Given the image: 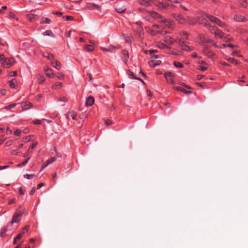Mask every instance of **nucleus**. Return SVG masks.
Instances as JSON below:
<instances>
[{"mask_svg":"<svg viewBox=\"0 0 248 248\" xmlns=\"http://www.w3.org/2000/svg\"><path fill=\"white\" fill-rule=\"evenodd\" d=\"M151 16L156 19H158L159 21L163 23L165 25L169 27H171L172 22L164 18L156 12H151Z\"/></svg>","mask_w":248,"mask_h":248,"instance_id":"f257e3e1","label":"nucleus"},{"mask_svg":"<svg viewBox=\"0 0 248 248\" xmlns=\"http://www.w3.org/2000/svg\"><path fill=\"white\" fill-rule=\"evenodd\" d=\"M204 16L210 21L216 23L217 25L221 27H223L225 25L224 23L222 22L219 19L210 14H205Z\"/></svg>","mask_w":248,"mask_h":248,"instance_id":"f03ea898","label":"nucleus"},{"mask_svg":"<svg viewBox=\"0 0 248 248\" xmlns=\"http://www.w3.org/2000/svg\"><path fill=\"white\" fill-rule=\"evenodd\" d=\"M22 213L21 211L16 212L13 216L12 219L10 222V225L12 226L15 223L18 222L21 219V217Z\"/></svg>","mask_w":248,"mask_h":248,"instance_id":"7ed1b4c3","label":"nucleus"},{"mask_svg":"<svg viewBox=\"0 0 248 248\" xmlns=\"http://www.w3.org/2000/svg\"><path fill=\"white\" fill-rule=\"evenodd\" d=\"M178 44H179L180 47L182 50L190 51L193 49L192 47L187 46L186 43L185 41L180 40L179 41Z\"/></svg>","mask_w":248,"mask_h":248,"instance_id":"20e7f679","label":"nucleus"},{"mask_svg":"<svg viewBox=\"0 0 248 248\" xmlns=\"http://www.w3.org/2000/svg\"><path fill=\"white\" fill-rule=\"evenodd\" d=\"M164 77L168 82L174 85L175 81L174 79V75L171 72H168L164 74Z\"/></svg>","mask_w":248,"mask_h":248,"instance_id":"39448f33","label":"nucleus"},{"mask_svg":"<svg viewBox=\"0 0 248 248\" xmlns=\"http://www.w3.org/2000/svg\"><path fill=\"white\" fill-rule=\"evenodd\" d=\"M14 63V60L13 59H6L2 62V64L5 68H9L11 65Z\"/></svg>","mask_w":248,"mask_h":248,"instance_id":"423d86ee","label":"nucleus"},{"mask_svg":"<svg viewBox=\"0 0 248 248\" xmlns=\"http://www.w3.org/2000/svg\"><path fill=\"white\" fill-rule=\"evenodd\" d=\"M173 17L180 24H184L186 22V19L182 15L175 14L173 15Z\"/></svg>","mask_w":248,"mask_h":248,"instance_id":"0eeeda50","label":"nucleus"},{"mask_svg":"<svg viewBox=\"0 0 248 248\" xmlns=\"http://www.w3.org/2000/svg\"><path fill=\"white\" fill-rule=\"evenodd\" d=\"M214 34L217 37H218L219 38L223 39L225 41H227V39L225 37H224V33L222 32L220 30L216 28L214 31Z\"/></svg>","mask_w":248,"mask_h":248,"instance_id":"6e6552de","label":"nucleus"},{"mask_svg":"<svg viewBox=\"0 0 248 248\" xmlns=\"http://www.w3.org/2000/svg\"><path fill=\"white\" fill-rule=\"evenodd\" d=\"M46 75L51 78L55 77V74L52 72V69L49 67H46L45 69Z\"/></svg>","mask_w":248,"mask_h":248,"instance_id":"1a4fd4ad","label":"nucleus"},{"mask_svg":"<svg viewBox=\"0 0 248 248\" xmlns=\"http://www.w3.org/2000/svg\"><path fill=\"white\" fill-rule=\"evenodd\" d=\"M51 65L56 69L59 70L61 68V64L60 62L57 60H53L51 62Z\"/></svg>","mask_w":248,"mask_h":248,"instance_id":"9d476101","label":"nucleus"},{"mask_svg":"<svg viewBox=\"0 0 248 248\" xmlns=\"http://www.w3.org/2000/svg\"><path fill=\"white\" fill-rule=\"evenodd\" d=\"M211 42L212 41L210 39H207L202 35L200 36V44H205V43H211Z\"/></svg>","mask_w":248,"mask_h":248,"instance_id":"9b49d317","label":"nucleus"},{"mask_svg":"<svg viewBox=\"0 0 248 248\" xmlns=\"http://www.w3.org/2000/svg\"><path fill=\"white\" fill-rule=\"evenodd\" d=\"M122 59L126 63L129 59L128 53L126 50H124L122 52Z\"/></svg>","mask_w":248,"mask_h":248,"instance_id":"f8f14e48","label":"nucleus"},{"mask_svg":"<svg viewBox=\"0 0 248 248\" xmlns=\"http://www.w3.org/2000/svg\"><path fill=\"white\" fill-rule=\"evenodd\" d=\"M156 6L157 8L160 10H164L167 8V7L169 6V4L167 3H164V2H158L156 4Z\"/></svg>","mask_w":248,"mask_h":248,"instance_id":"ddd939ff","label":"nucleus"},{"mask_svg":"<svg viewBox=\"0 0 248 248\" xmlns=\"http://www.w3.org/2000/svg\"><path fill=\"white\" fill-rule=\"evenodd\" d=\"M94 102V99L92 96H89L87 98L86 105L87 107L91 106Z\"/></svg>","mask_w":248,"mask_h":248,"instance_id":"4468645a","label":"nucleus"},{"mask_svg":"<svg viewBox=\"0 0 248 248\" xmlns=\"http://www.w3.org/2000/svg\"><path fill=\"white\" fill-rule=\"evenodd\" d=\"M37 142H35L32 144L31 146L28 149L27 152L23 156L24 157H28L29 156V153L31 152L32 149H33L37 145Z\"/></svg>","mask_w":248,"mask_h":248,"instance_id":"2eb2a0df","label":"nucleus"},{"mask_svg":"<svg viewBox=\"0 0 248 248\" xmlns=\"http://www.w3.org/2000/svg\"><path fill=\"white\" fill-rule=\"evenodd\" d=\"M197 22L201 24H202L204 27L207 28L211 27V25L205 22L203 19L201 21L200 18L199 17H197Z\"/></svg>","mask_w":248,"mask_h":248,"instance_id":"dca6fc26","label":"nucleus"},{"mask_svg":"<svg viewBox=\"0 0 248 248\" xmlns=\"http://www.w3.org/2000/svg\"><path fill=\"white\" fill-rule=\"evenodd\" d=\"M43 56L44 57L47 58L49 60H50L51 61L54 60L53 55L48 52L44 53L43 54Z\"/></svg>","mask_w":248,"mask_h":248,"instance_id":"f3484780","label":"nucleus"},{"mask_svg":"<svg viewBox=\"0 0 248 248\" xmlns=\"http://www.w3.org/2000/svg\"><path fill=\"white\" fill-rule=\"evenodd\" d=\"M38 18V16L34 14H28L27 15V18L30 21H33L36 20V18Z\"/></svg>","mask_w":248,"mask_h":248,"instance_id":"a211bd4d","label":"nucleus"},{"mask_svg":"<svg viewBox=\"0 0 248 248\" xmlns=\"http://www.w3.org/2000/svg\"><path fill=\"white\" fill-rule=\"evenodd\" d=\"M88 7L89 8H90L91 9H96L98 10H100V9H101V8L99 5H98L95 3H93L89 4Z\"/></svg>","mask_w":248,"mask_h":248,"instance_id":"6ab92c4d","label":"nucleus"},{"mask_svg":"<svg viewBox=\"0 0 248 248\" xmlns=\"http://www.w3.org/2000/svg\"><path fill=\"white\" fill-rule=\"evenodd\" d=\"M136 23L138 24L140 26L137 29V32H139V36L140 37H141V35L143 33V32H142L143 29H142V27L140 26L141 22H137Z\"/></svg>","mask_w":248,"mask_h":248,"instance_id":"aec40b11","label":"nucleus"},{"mask_svg":"<svg viewBox=\"0 0 248 248\" xmlns=\"http://www.w3.org/2000/svg\"><path fill=\"white\" fill-rule=\"evenodd\" d=\"M164 40L165 42L169 44H172L174 42V40L170 36L165 37Z\"/></svg>","mask_w":248,"mask_h":248,"instance_id":"412c9836","label":"nucleus"},{"mask_svg":"<svg viewBox=\"0 0 248 248\" xmlns=\"http://www.w3.org/2000/svg\"><path fill=\"white\" fill-rule=\"evenodd\" d=\"M55 160H56V158L55 157H52L51 158L47 160L46 161V164H45L44 166H43V168H45V167H46L48 165L52 163Z\"/></svg>","mask_w":248,"mask_h":248,"instance_id":"4be33fe9","label":"nucleus"},{"mask_svg":"<svg viewBox=\"0 0 248 248\" xmlns=\"http://www.w3.org/2000/svg\"><path fill=\"white\" fill-rule=\"evenodd\" d=\"M204 53L207 56H208L209 58H213L214 56H215V54L214 53H213L211 50H210L209 49L208 50H206V51H204Z\"/></svg>","mask_w":248,"mask_h":248,"instance_id":"5701e85b","label":"nucleus"},{"mask_svg":"<svg viewBox=\"0 0 248 248\" xmlns=\"http://www.w3.org/2000/svg\"><path fill=\"white\" fill-rule=\"evenodd\" d=\"M62 82H56L55 84L53 85L52 88L54 90H57L59 88H62Z\"/></svg>","mask_w":248,"mask_h":248,"instance_id":"b1692460","label":"nucleus"},{"mask_svg":"<svg viewBox=\"0 0 248 248\" xmlns=\"http://www.w3.org/2000/svg\"><path fill=\"white\" fill-rule=\"evenodd\" d=\"M187 22L190 25H194L196 22H197V19H195L189 16L187 17Z\"/></svg>","mask_w":248,"mask_h":248,"instance_id":"393cba45","label":"nucleus"},{"mask_svg":"<svg viewBox=\"0 0 248 248\" xmlns=\"http://www.w3.org/2000/svg\"><path fill=\"white\" fill-rule=\"evenodd\" d=\"M16 79H12L10 82H9V86L11 88H15L16 85Z\"/></svg>","mask_w":248,"mask_h":248,"instance_id":"a878e982","label":"nucleus"},{"mask_svg":"<svg viewBox=\"0 0 248 248\" xmlns=\"http://www.w3.org/2000/svg\"><path fill=\"white\" fill-rule=\"evenodd\" d=\"M8 225L7 226V227H4V228H3L1 231H0V236L1 237H3L4 236V234L8 230Z\"/></svg>","mask_w":248,"mask_h":248,"instance_id":"bb28decb","label":"nucleus"},{"mask_svg":"<svg viewBox=\"0 0 248 248\" xmlns=\"http://www.w3.org/2000/svg\"><path fill=\"white\" fill-rule=\"evenodd\" d=\"M157 46H158V47L161 48H168V49H170V47L168 46L165 44H163L162 43H161V42H158V43Z\"/></svg>","mask_w":248,"mask_h":248,"instance_id":"cd10ccee","label":"nucleus"},{"mask_svg":"<svg viewBox=\"0 0 248 248\" xmlns=\"http://www.w3.org/2000/svg\"><path fill=\"white\" fill-rule=\"evenodd\" d=\"M140 0V3L144 6H148L149 5V1L150 0Z\"/></svg>","mask_w":248,"mask_h":248,"instance_id":"c85d7f7f","label":"nucleus"},{"mask_svg":"<svg viewBox=\"0 0 248 248\" xmlns=\"http://www.w3.org/2000/svg\"><path fill=\"white\" fill-rule=\"evenodd\" d=\"M85 49L86 51L88 52H91L93 51V48L92 45H86L85 46Z\"/></svg>","mask_w":248,"mask_h":248,"instance_id":"c756f323","label":"nucleus"},{"mask_svg":"<svg viewBox=\"0 0 248 248\" xmlns=\"http://www.w3.org/2000/svg\"><path fill=\"white\" fill-rule=\"evenodd\" d=\"M126 10V8L124 7H117L116 8V10L118 13H124Z\"/></svg>","mask_w":248,"mask_h":248,"instance_id":"7c9ffc66","label":"nucleus"},{"mask_svg":"<svg viewBox=\"0 0 248 248\" xmlns=\"http://www.w3.org/2000/svg\"><path fill=\"white\" fill-rule=\"evenodd\" d=\"M51 22V20L47 18H43L42 19L41 23H47L49 24Z\"/></svg>","mask_w":248,"mask_h":248,"instance_id":"2f4dec72","label":"nucleus"},{"mask_svg":"<svg viewBox=\"0 0 248 248\" xmlns=\"http://www.w3.org/2000/svg\"><path fill=\"white\" fill-rule=\"evenodd\" d=\"M43 34L44 35H47V36H52L53 37H54V35L53 33V32L51 31H46L45 32H44Z\"/></svg>","mask_w":248,"mask_h":248,"instance_id":"473e14b6","label":"nucleus"},{"mask_svg":"<svg viewBox=\"0 0 248 248\" xmlns=\"http://www.w3.org/2000/svg\"><path fill=\"white\" fill-rule=\"evenodd\" d=\"M32 106V103L28 102L24 106H23V109H27Z\"/></svg>","mask_w":248,"mask_h":248,"instance_id":"72a5a7b5","label":"nucleus"},{"mask_svg":"<svg viewBox=\"0 0 248 248\" xmlns=\"http://www.w3.org/2000/svg\"><path fill=\"white\" fill-rule=\"evenodd\" d=\"M30 157H28L27 158L25 161H23V162L18 164L17 166L18 167H20V166L26 165L27 164L28 161L30 160Z\"/></svg>","mask_w":248,"mask_h":248,"instance_id":"f704fd0d","label":"nucleus"},{"mask_svg":"<svg viewBox=\"0 0 248 248\" xmlns=\"http://www.w3.org/2000/svg\"><path fill=\"white\" fill-rule=\"evenodd\" d=\"M174 65L177 68H182L183 67L182 63L176 61L174 62Z\"/></svg>","mask_w":248,"mask_h":248,"instance_id":"c9c22d12","label":"nucleus"},{"mask_svg":"<svg viewBox=\"0 0 248 248\" xmlns=\"http://www.w3.org/2000/svg\"><path fill=\"white\" fill-rule=\"evenodd\" d=\"M38 80L39 83L41 84L45 80V78L43 75L40 74L38 76Z\"/></svg>","mask_w":248,"mask_h":248,"instance_id":"e433bc0d","label":"nucleus"},{"mask_svg":"<svg viewBox=\"0 0 248 248\" xmlns=\"http://www.w3.org/2000/svg\"><path fill=\"white\" fill-rule=\"evenodd\" d=\"M16 104H11V105H10L5 107L3 108L8 110L11 108H14L16 106Z\"/></svg>","mask_w":248,"mask_h":248,"instance_id":"4c0bfd02","label":"nucleus"},{"mask_svg":"<svg viewBox=\"0 0 248 248\" xmlns=\"http://www.w3.org/2000/svg\"><path fill=\"white\" fill-rule=\"evenodd\" d=\"M70 116L72 117V118L73 120H76V117L77 115V113L74 111H72L70 112Z\"/></svg>","mask_w":248,"mask_h":248,"instance_id":"58836bf2","label":"nucleus"},{"mask_svg":"<svg viewBox=\"0 0 248 248\" xmlns=\"http://www.w3.org/2000/svg\"><path fill=\"white\" fill-rule=\"evenodd\" d=\"M235 19L237 21H242L244 20V17L241 16H235Z\"/></svg>","mask_w":248,"mask_h":248,"instance_id":"ea45409f","label":"nucleus"},{"mask_svg":"<svg viewBox=\"0 0 248 248\" xmlns=\"http://www.w3.org/2000/svg\"><path fill=\"white\" fill-rule=\"evenodd\" d=\"M21 237H22V233H19L18 234H17L16 237L15 238L13 243L14 244H16V241L17 240H19V239H20Z\"/></svg>","mask_w":248,"mask_h":248,"instance_id":"a19ab883","label":"nucleus"},{"mask_svg":"<svg viewBox=\"0 0 248 248\" xmlns=\"http://www.w3.org/2000/svg\"><path fill=\"white\" fill-rule=\"evenodd\" d=\"M127 74V75H129L130 78H133L136 79L138 78H136V77H135L134 74L132 72L128 71Z\"/></svg>","mask_w":248,"mask_h":248,"instance_id":"79ce46f5","label":"nucleus"},{"mask_svg":"<svg viewBox=\"0 0 248 248\" xmlns=\"http://www.w3.org/2000/svg\"><path fill=\"white\" fill-rule=\"evenodd\" d=\"M149 64L150 66L152 67H155V66H156V63H155V61H154V60L150 61L149 62Z\"/></svg>","mask_w":248,"mask_h":248,"instance_id":"37998d69","label":"nucleus"},{"mask_svg":"<svg viewBox=\"0 0 248 248\" xmlns=\"http://www.w3.org/2000/svg\"><path fill=\"white\" fill-rule=\"evenodd\" d=\"M35 176V174H26L24 175V177L28 179H30L33 178Z\"/></svg>","mask_w":248,"mask_h":248,"instance_id":"c03bdc74","label":"nucleus"},{"mask_svg":"<svg viewBox=\"0 0 248 248\" xmlns=\"http://www.w3.org/2000/svg\"><path fill=\"white\" fill-rule=\"evenodd\" d=\"M228 61L230 62H231V63H234L235 64H237V62L236 60L234 59L233 58H229L228 59Z\"/></svg>","mask_w":248,"mask_h":248,"instance_id":"a18cd8bd","label":"nucleus"},{"mask_svg":"<svg viewBox=\"0 0 248 248\" xmlns=\"http://www.w3.org/2000/svg\"><path fill=\"white\" fill-rule=\"evenodd\" d=\"M116 48V46H109L108 48H107V51L111 52L113 49Z\"/></svg>","mask_w":248,"mask_h":248,"instance_id":"49530a36","label":"nucleus"},{"mask_svg":"<svg viewBox=\"0 0 248 248\" xmlns=\"http://www.w3.org/2000/svg\"><path fill=\"white\" fill-rule=\"evenodd\" d=\"M58 100L60 101L66 102L67 101V99L65 97L62 96L59 98Z\"/></svg>","mask_w":248,"mask_h":248,"instance_id":"de8ad7c7","label":"nucleus"},{"mask_svg":"<svg viewBox=\"0 0 248 248\" xmlns=\"http://www.w3.org/2000/svg\"><path fill=\"white\" fill-rule=\"evenodd\" d=\"M57 77L59 79H63L64 78V75L62 73H59Z\"/></svg>","mask_w":248,"mask_h":248,"instance_id":"09e8293b","label":"nucleus"},{"mask_svg":"<svg viewBox=\"0 0 248 248\" xmlns=\"http://www.w3.org/2000/svg\"><path fill=\"white\" fill-rule=\"evenodd\" d=\"M198 69H199V70H202V71H204L206 70L207 69V68L206 67H205V66H199Z\"/></svg>","mask_w":248,"mask_h":248,"instance_id":"8fccbe9b","label":"nucleus"},{"mask_svg":"<svg viewBox=\"0 0 248 248\" xmlns=\"http://www.w3.org/2000/svg\"><path fill=\"white\" fill-rule=\"evenodd\" d=\"M63 18H65L66 20H72L73 19V16H64Z\"/></svg>","mask_w":248,"mask_h":248,"instance_id":"3c124183","label":"nucleus"},{"mask_svg":"<svg viewBox=\"0 0 248 248\" xmlns=\"http://www.w3.org/2000/svg\"><path fill=\"white\" fill-rule=\"evenodd\" d=\"M202 45L203 47V52L204 51H206V50L209 49V47H208V46L207 45H206L205 44H202Z\"/></svg>","mask_w":248,"mask_h":248,"instance_id":"603ef678","label":"nucleus"},{"mask_svg":"<svg viewBox=\"0 0 248 248\" xmlns=\"http://www.w3.org/2000/svg\"><path fill=\"white\" fill-rule=\"evenodd\" d=\"M181 91L186 94H191L192 93L191 91H187L183 87H182V90H181Z\"/></svg>","mask_w":248,"mask_h":248,"instance_id":"864d4df0","label":"nucleus"},{"mask_svg":"<svg viewBox=\"0 0 248 248\" xmlns=\"http://www.w3.org/2000/svg\"><path fill=\"white\" fill-rule=\"evenodd\" d=\"M29 229V226H25L23 229V230H22V233H24L25 232H27Z\"/></svg>","mask_w":248,"mask_h":248,"instance_id":"5fc2aeb1","label":"nucleus"},{"mask_svg":"<svg viewBox=\"0 0 248 248\" xmlns=\"http://www.w3.org/2000/svg\"><path fill=\"white\" fill-rule=\"evenodd\" d=\"M207 29H209V30L213 33H214V31L215 30V29L216 28H215L214 27L212 26L211 25V28H207Z\"/></svg>","mask_w":248,"mask_h":248,"instance_id":"6e6d98bb","label":"nucleus"},{"mask_svg":"<svg viewBox=\"0 0 248 248\" xmlns=\"http://www.w3.org/2000/svg\"><path fill=\"white\" fill-rule=\"evenodd\" d=\"M20 133H21V131L20 130H19L18 129H16L14 132V134L16 136H20Z\"/></svg>","mask_w":248,"mask_h":248,"instance_id":"4d7b16f0","label":"nucleus"},{"mask_svg":"<svg viewBox=\"0 0 248 248\" xmlns=\"http://www.w3.org/2000/svg\"><path fill=\"white\" fill-rule=\"evenodd\" d=\"M173 88L177 90V91H181V90H182V87L181 86H176V87H174Z\"/></svg>","mask_w":248,"mask_h":248,"instance_id":"13d9d810","label":"nucleus"},{"mask_svg":"<svg viewBox=\"0 0 248 248\" xmlns=\"http://www.w3.org/2000/svg\"><path fill=\"white\" fill-rule=\"evenodd\" d=\"M12 143H13L12 140L8 141L5 143V145L6 146H9L12 144Z\"/></svg>","mask_w":248,"mask_h":248,"instance_id":"bf43d9fd","label":"nucleus"},{"mask_svg":"<svg viewBox=\"0 0 248 248\" xmlns=\"http://www.w3.org/2000/svg\"><path fill=\"white\" fill-rule=\"evenodd\" d=\"M33 123L35 124H39L41 123V121L40 120H35L33 121Z\"/></svg>","mask_w":248,"mask_h":248,"instance_id":"052dcab7","label":"nucleus"},{"mask_svg":"<svg viewBox=\"0 0 248 248\" xmlns=\"http://www.w3.org/2000/svg\"><path fill=\"white\" fill-rule=\"evenodd\" d=\"M147 52H149L150 55H152L153 54L156 52L157 50H150L148 51Z\"/></svg>","mask_w":248,"mask_h":248,"instance_id":"680f3d73","label":"nucleus"},{"mask_svg":"<svg viewBox=\"0 0 248 248\" xmlns=\"http://www.w3.org/2000/svg\"><path fill=\"white\" fill-rule=\"evenodd\" d=\"M19 192L21 195L24 194V190H23L22 187L19 188Z\"/></svg>","mask_w":248,"mask_h":248,"instance_id":"e2e57ef3","label":"nucleus"},{"mask_svg":"<svg viewBox=\"0 0 248 248\" xmlns=\"http://www.w3.org/2000/svg\"><path fill=\"white\" fill-rule=\"evenodd\" d=\"M16 74H17V73L15 71L11 72L10 73V77L16 76Z\"/></svg>","mask_w":248,"mask_h":248,"instance_id":"0e129e2a","label":"nucleus"},{"mask_svg":"<svg viewBox=\"0 0 248 248\" xmlns=\"http://www.w3.org/2000/svg\"><path fill=\"white\" fill-rule=\"evenodd\" d=\"M35 191V189L34 187H32L31 190L30 191V195H33Z\"/></svg>","mask_w":248,"mask_h":248,"instance_id":"69168bd1","label":"nucleus"},{"mask_svg":"<svg viewBox=\"0 0 248 248\" xmlns=\"http://www.w3.org/2000/svg\"><path fill=\"white\" fill-rule=\"evenodd\" d=\"M112 123V122L109 120H106V124L107 125H110Z\"/></svg>","mask_w":248,"mask_h":248,"instance_id":"338daca9","label":"nucleus"},{"mask_svg":"<svg viewBox=\"0 0 248 248\" xmlns=\"http://www.w3.org/2000/svg\"><path fill=\"white\" fill-rule=\"evenodd\" d=\"M31 136H27L26 137L25 139H24V140L25 141H30L31 140Z\"/></svg>","mask_w":248,"mask_h":248,"instance_id":"774afa93","label":"nucleus"}]
</instances>
